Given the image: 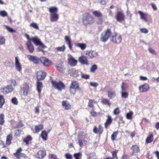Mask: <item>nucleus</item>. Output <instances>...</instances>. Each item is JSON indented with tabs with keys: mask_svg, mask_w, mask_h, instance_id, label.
<instances>
[{
	"mask_svg": "<svg viewBox=\"0 0 159 159\" xmlns=\"http://www.w3.org/2000/svg\"><path fill=\"white\" fill-rule=\"evenodd\" d=\"M48 11L50 13V19L52 22L57 21L59 19V15L57 14L58 9L56 7H52L48 9Z\"/></svg>",
	"mask_w": 159,
	"mask_h": 159,
	"instance_id": "f257e3e1",
	"label": "nucleus"
},
{
	"mask_svg": "<svg viewBox=\"0 0 159 159\" xmlns=\"http://www.w3.org/2000/svg\"><path fill=\"white\" fill-rule=\"evenodd\" d=\"M94 21V19L90 14L88 13H85L83 15L82 22L84 25L91 24Z\"/></svg>",
	"mask_w": 159,
	"mask_h": 159,
	"instance_id": "f03ea898",
	"label": "nucleus"
},
{
	"mask_svg": "<svg viewBox=\"0 0 159 159\" xmlns=\"http://www.w3.org/2000/svg\"><path fill=\"white\" fill-rule=\"evenodd\" d=\"M112 35V32L110 29H107L103 31L101 34L100 40L103 42H106Z\"/></svg>",
	"mask_w": 159,
	"mask_h": 159,
	"instance_id": "7ed1b4c3",
	"label": "nucleus"
},
{
	"mask_svg": "<svg viewBox=\"0 0 159 159\" xmlns=\"http://www.w3.org/2000/svg\"><path fill=\"white\" fill-rule=\"evenodd\" d=\"M111 41L114 43L118 44L122 41V38L121 35L116 33L113 34L111 38Z\"/></svg>",
	"mask_w": 159,
	"mask_h": 159,
	"instance_id": "20e7f679",
	"label": "nucleus"
},
{
	"mask_svg": "<svg viewBox=\"0 0 159 159\" xmlns=\"http://www.w3.org/2000/svg\"><path fill=\"white\" fill-rule=\"evenodd\" d=\"M30 86L29 83L24 82L20 86V91L23 92L24 95H27L30 91Z\"/></svg>",
	"mask_w": 159,
	"mask_h": 159,
	"instance_id": "39448f33",
	"label": "nucleus"
},
{
	"mask_svg": "<svg viewBox=\"0 0 159 159\" xmlns=\"http://www.w3.org/2000/svg\"><path fill=\"white\" fill-rule=\"evenodd\" d=\"M1 91L4 94H7L14 91V88L11 84L7 85L2 88Z\"/></svg>",
	"mask_w": 159,
	"mask_h": 159,
	"instance_id": "423d86ee",
	"label": "nucleus"
},
{
	"mask_svg": "<svg viewBox=\"0 0 159 159\" xmlns=\"http://www.w3.org/2000/svg\"><path fill=\"white\" fill-rule=\"evenodd\" d=\"M27 57L30 62L35 64H38L41 59V57L40 58L36 56L30 55H27Z\"/></svg>",
	"mask_w": 159,
	"mask_h": 159,
	"instance_id": "0eeeda50",
	"label": "nucleus"
},
{
	"mask_svg": "<svg viewBox=\"0 0 159 159\" xmlns=\"http://www.w3.org/2000/svg\"><path fill=\"white\" fill-rule=\"evenodd\" d=\"M47 75V73L43 70H39L36 72V77L37 80H43Z\"/></svg>",
	"mask_w": 159,
	"mask_h": 159,
	"instance_id": "6e6552de",
	"label": "nucleus"
},
{
	"mask_svg": "<svg viewBox=\"0 0 159 159\" xmlns=\"http://www.w3.org/2000/svg\"><path fill=\"white\" fill-rule=\"evenodd\" d=\"M52 83L54 87L60 90H62L65 87L64 84L61 81L57 82L55 81H52Z\"/></svg>",
	"mask_w": 159,
	"mask_h": 159,
	"instance_id": "1a4fd4ad",
	"label": "nucleus"
},
{
	"mask_svg": "<svg viewBox=\"0 0 159 159\" xmlns=\"http://www.w3.org/2000/svg\"><path fill=\"white\" fill-rule=\"evenodd\" d=\"M79 61L82 65L88 66L89 64L88 60L87 57L84 55H81L79 58Z\"/></svg>",
	"mask_w": 159,
	"mask_h": 159,
	"instance_id": "9d476101",
	"label": "nucleus"
},
{
	"mask_svg": "<svg viewBox=\"0 0 159 159\" xmlns=\"http://www.w3.org/2000/svg\"><path fill=\"white\" fill-rule=\"evenodd\" d=\"M150 89L149 85L147 83H145L141 85L139 87V90L140 92L144 93L148 91Z\"/></svg>",
	"mask_w": 159,
	"mask_h": 159,
	"instance_id": "9b49d317",
	"label": "nucleus"
},
{
	"mask_svg": "<svg viewBox=\"0 0 159 159\" xmlns=\"http://www.w3.org/2000/svg\"><path fill=\"white\" fill-rule=\"evenodd\" d=\"M15 65L16 70L19 72H20L22 70V65L20 62L19 58L16 57L15 60Z\"/></svg>",
	"mask_w": 159,
	"mask_h": 159,
	"instance_id": "f8f14e48",
	"label": "nucleus"
},
{
	"mask_svg": "<svg viewBox=\"0 0 159 159\" xmlns=\"http://www.w3.org/2000/svg\"><path fill=\"white\" fill-rule=\"evenodd\" d=\"M78 143L80 147H82L87 145V142L85 140V137L84 136H78Z\"/></svg>",
	"mask_w": 159,
	"mask_h": 159,
	"instance_id": "ddd939ff",
	"label": "nucleus"
},
{
	"mask_svg": "<svg viewBox=\"0 0 159 159\" xmlns=\"http://www.w3.org/2000/svg\"><path fill=\"white\" fill-rule=\"evenodd\" d=\"M85 54L88 56L89 58H93L97 57L98 55V53L94 51L87 50L85 52Z\"/></svg>",
	"mask_w": 159,
	"mask_h": 159,
	"instance_id": "4468645a",
	"label": "nucleus"
},
{
	"mask_svg": "<svg viewBox=\"0 0 159 159\" xmlns=\"http://www.w3.org/2000/svg\"><path fill=\"white\" fill-rule=\"evenodd\" d=\"M31 40L36 45H39L43 48H46V46L41 43L40 39H39L37 37L35 36L34 38H32Z\"/></svg>",
	"mask_w": 159,
	"mask_h": 159,
	"instance_id": "2eb2a0df",
	"label": "nucleus"
},
{
	"mask_svg": "<svg viewBox=\"0 0 159 159\" xmlns=\"http://www.w3.org/2000/svg\"><path fill=\"white\" fill-rule=\"evenodd\" d=\"M46 152L45 150H40L39 151L36 155V157L38 159H43L46 156Z\"/></svg>",
	"mask_w": 159,
	"mask_h": 159,
	"instance_id": "dca6fc26",
	"label": "nucleus"
},
{
	"mask_svg": "<svg viewBox=\"0 0 159 159\" xmlns=\"http://www.w3.org/2000/svg\"><path fill=\"white\" fill-rule=\"evenodd\" d=\"M138 13L139 15L140 19L145 22H147L148 19H147L148 14L146 13H144L141 11H139Z\"/></svg>",
	"mask_w": 159,
	"mask_h": 159,
	"instance_id": "f3484780",
	"label": "nucleus"
},
{
	"mask_svg": "<svg viewBox=\"0 0 159 159\" xmlns=\"http://www.w3.org/2000/svg\"><path fill=\"white\" fill-rule=\"evenodd\" d=\"M68 63L71 66H75L77 63V61L72 56H70L68 58Z\"/></svg>",
	"mask_w": 159,
	"mask_h": 159,
	"instance_id": "a211bd4d",
	"label": "nucleus"
},
{
	"mask_svg": "<svg viewBox=\"0 0 159 159\" xmlns=\"http://www.w3.org/2000/svg\"><path fill=\"white\" fill-rule=\"evenodd\" d=\"M80 72H79L78 70H75L74 69H71L69 70L68 71V73L70 75L73 77H77L80 75L79 73Z\"/></svg>",
	"mask_w": 159,
	"mask_h": 159,
	"instance_id": "6ab92c4d",
	"label": "nucleus"
},
{
	"mask_svg": "<svg viewBox=\"0 0 159 159\" xmlns=\"http://www.w3.org/2000/svg\"><path fill=\"white\" fill-rule=\"evenodd\" d=\"M41 62L45 66H48L51 63V61L48 59L44 57H41Z\"/></svg>",
	"mask_w": 159,
	"mask_h": 159,
	"instance_id": "aec40b11",
	"label": "nucleus"
},
{
	"mask_svg": "<svg viewBox=\"0 0 159 159\" xmlns=\"http://www.w3.org/2000/svg\"><path fill=\"white\" fill-rule=\"evenodd\" d=\"M125 16L123 13L121 12H118L116 16L117 20L119 22H121L124 20Z\"/></svg>",
	"mask_w": 159,
	"mask_h": 159,
	"instance_id": "412c9836",
	"label": "nucleus"
},
{
	"mask_svg": "<svg viewBox=\"0 0 159 159\" xmlns=\"http://www.w3.org/2000/svg\"><path fill=\"white\" fill-rule=\"evenodd\" d=\"M103 131L102 127L100 125H98V128H97L96 126H94L93 129V132L95 133H98L99 134H102Z\"/></svg>",
	"mask_w": 159,
	"mask_h": 159,
	"instance_id": "4be33fe9",
	"label": "nucleus"
},
{
	"mask_svg": "<svg viewBox=\"0 0 159 159\" xmlns=\"http://www.w3.org/2000/svg\"><path fill=\"white\" fill-rule=\"evenodd\" d=\"M70 87V89H80V88H79V83L77 81H72Z\"/></svg>",
	"mask_w": 159,
	"mask_h": 159,
	"instance_id": "5701e85b",
	"label": "nucleus"
},
{
	"mask_svg": "<svg viewBox=\"0 0 159 159\" xmlns=\"http://www.w3.org/2000/svg\"><path fill=\"white\" fill-rule=\"evenodd\" d=\"M62 105L66 110H70L71 108V105L70 103L67 101H63L62 102Z\"/></svg>",
	"mask_w": 159,
	"mask_h": 159,
	"instance_id": "b1692460",
	"label": "nucleus"
},
{
	"mask_svg": "<svg viewBox=\"0 0 159 159\" xmlns=\"http://www.w3.org/2000/svg\"><path fill=\"white\" fill-rule=\"evenodd\" d=\"M107 119L106 122L104 124L105 127L106 129L107 128L108 126L110 125L112 122V119L111 117L109 115L107 116Z\"/></svg>",
	"mask_w": 159,
	"mask_h": 159,
	"instance_id": "393cba45",
	"label": "nucleus"
},
{
	"mask_svg": "<svg viewBox=\"0 0 159 159\" xmlns=\"http://www.w3.org/2000/svg\"><path fill=\"white\" fill-rule=\"evenodd\" d=\"M26 45L30 52V53H32L34 51V48L31 42L27 41L26 43Z\"/></svg>",
	"mask_w": 159,
	"mask_h": 159,
	"instance_id": "a878e982",
	"label": "nucleus"
},
{
	"mask_svg": "<svg viewBox=\"0 0 159 159\" xmlns=\"http://www.w3.org/2000/svg\"><path fill=\"white\" fill-rule=\"evenodd\" d=\"M43 87L42 83L39 82V81L37 80L36 89L39 93V96L40 95V93L41 92Z\"/></svg>",
	"mask_w": 159,
	"mask_h": 159,
	"instance_id": "bb28decb",
	"label": "nucleus"
},
{
	"mask_svg": "<svg viewBox=\"0 0 159 159\" xmlns=\"http://www.w3.org/2000/svg\"><path fill=\"white\" fill-rule=\"evenodd\" d=\"M108 97L110 99H112L116 96V93L115 91L110 90L107 92Z\"/></svg>",
	"mask_w": 159,
	"mask_h": 159,
	"instance_id": "cd10ccee",
	"label": "nucleus"
},
{
	"mask_svg": "<svg viewBox=\"0 0 159 159\" xmlns=\"http://www.w3.org/2000/svg\"><path fill=\"white\" fill-rule=\"evenodd\" d=\"M65 40L66 43L68 45L69 48L70 49H71L72 48V45H71L70 38L68 36H65Z\"/></svg>",
	"mask_w": 159,
	"mask_h": 159,
	"instance_id": "c85d7f7f",
	"label": "nucleus"
},
{
	"mask_svg": "<svg viewBox=\"0 0 159 159\" xmlns=\"http://www.w3.org/2000/svg\"><path fill=\"white\" fill-rule=\"evenodd\" d=\"M131 149L133 151L132 155H133L135 153H138L139 152V146L137 145H132Z\"/></svg>",
	"mask_w": 159,
	"mask_h": 159,
	"instance_id": "c756f323",
	"label": "nucleus"
},
{
	"mask_svg": "<svg viewBox=\"0 0 159 159\" xmlns=\"http://www.w3.org/2000/svg\"><path fill=\"white\" fill-rule=\"evenodd\" d=\"M76 47L80 48L82 50L85 49L87 47L86 45L84 43H77L75 44Z\"/></svg>",
	"mask_w": 159,
	"mask_h": 159,
	"instance_id": "7c9ffc66",
	"label": "nucleus"
},
{
	"mask_svg": "<svg viewBox=\"0 0 159 159\" xmlns=\"http://www.w3.org/2000/svg\"><path fill=\"white\" fill-rule=\"evenodd\" d=\"M153 140V135L152 133H151L149 135L146 139V143H151L152 141Z\"/></svg>",
	"mask_w": 159,
	"mask_h": 159,
	"instance_id": "2f4dec72",
	"label": "nucleus"
},
{
	"mask_svg": "<svg viewBox=\"0 0 159 159\" xmlns=\"http://www.w3.org/2000/svg\"><path fill=\"white\" fill-rule=\"evenodd\" d=\"M22 151V149L21 148H19L18 149L16 152L14 153L13 155L17 159H19L20 157V152Z\"/></svg>",
	"mask_w": 159,
	"mask_h": 159,
	"instance_id": "473e14b6",
	"label": "nucleus"
},
{
	"mask_svg": "<svg viewBox=\"0 0 159 159\" xmlns=\"http://www.w3.org/2000/svg\"><path fill=\"white\" fill-rule=\"evenodd\" d=\"M12 139V134H10L7 137L6 144L9 145L11 144V141Z\"/></svg>",
	"mask_w": 159,
	"mask_h": 159,
	"instance_id": "72a5a7b5",
	"label": "nucleus"
},
{
	"mask_svg": "<svg viewBox=\"0 0 159 159\" xmlns=\"http://www.w3.org/2000/svg\"><path fill=\"white\" fill-rule=\"evenodd\" d=\"M48 134L47 133V131L45 130L42 131L41 134V137L43 140L46 141L47 139Z\"/></svg>",
	"mask_w": 159,
	"mask_h": 159,
	"instance_id": "f704fd0d",
	"label": "nucleus"
},
{
	"mask_svg": "<svg viewBox=\"0 0 159 159\" xmlns=\"http://www.w3.org/2000/svg\"><path fill=\"white\" fill-rule=\"evenodd\" d=\"M43 128V125L42 124H40L36 125L35 126V133H38Z\"/></svg>",
	"mask_w": 159,
	"mask_h": 159,
	"instance_id": "c9c22d12",
	"label": "nucleus"
},
{
	"mask_svg": "<svg viewBox=\"0 0 159 159\" xmlns=\"http://www.w3.org/2000/svg\"><path fill=\"white\" fill-rule=\"evenodd\" d=\"M96 102V101L94 99H89L88 102V106L93 109L94 108V104Z\"/></svg>",
	"mask_w": 159,
	"mask_h": 159,
	"instance_id": "e433bc0d",
	"label": "nucleus"
},
{
	"mask_svg": "<svg viewBox=\"0 0 159 159\" xmlns=\"http://www.w3.org/2000/svg\"><path fill=\"white\" fill-rule=\"evenodd\" d=\"M5 102L4 96L2 95H0V108H2Z\"/></svg>",
	"mask_w": 159,
	"mask_h": 159,
	"instance_id": "4c0bfd02",
	"label": "nucleus"
},
{
	"mask_svg": "<svg viewBox=\"0 0 159 159\" xmlns=\"http://www.w3.org/2000/svg\"><path fill=\"white\" fill-rule=\"evenodd\" d=\"M128 87L127 84L124 82H123L121 85V91H126Z\"/></svg>",
	"mask_w": 159,
	"mask_h": 159,
	"instance_id": "58836bf2",
	"label": "nucleus"
},
{
	"mask_svg": "<svg viewBox=\"0 0 159 159\" xmlns=\"http://www.w3.org/2000/svg\"><path fill=\"white\" fill-rule=\"evenodd\" d=\"M101 102L102 104L106 105H107L109 107H110L111 106L110 101L108 99L104 98L102 100Z\"/></svg>",
	"mask_w": 159,
	"mask_h": 159,
	"instance_id": "ea45409f",
	"label": "nucleus"
},
{
	"mask_svg": "<svg viewBox=\"0 0 159 159\" xmlns=\"http://www.w3.org/2000/svg\"><path fill=\"white\" fill-rule=\"evenodd\" d=\"M93 14L95 16L98 17H101L102 16L101 13L98 11H94L93 12Z\"/></svg>",
	"mask_w": 159,
	"mask_h": 159,
	"instance_id": "a19ab883",
	"label": "nucleus"
},
{
	"mask_svg": "<svg viewBox=\"0 0 159 159\" xmlns=\"http://www.w3.org/2000/svg\"><path fill=\"white\" fill-rule=\"evenodd\" d=\"M6 40L4 36L2 35L0 36V45H4L6 43Z\"/></svg>",
	"mask_w": 159,
	"mask_h": 159,
	"instance_id": "79ce46f5",
	"label": "nucleus"
},
{
	"mask_svg": "<svg viewBox=\"0 0 159 159\" xmlns=\"http://www.w3.org/2000/svg\"><path fill=\"white\" fill-rule=\"evenodd\" d=\"M121 97L122 98H128L129 94L125 91H121Z\"/></svg>",
	"mask_w": 159,
	"mask_h": 159,
	"instance_id": "37998d69",
	"label": "nucleus"
},
{
	"mask_svg": "<svg viewBox=\"0 0 159 159\" xmlns=\"http://www.w3.org/2000/svg\"><path fill=\"white\" fill-rule=\"evenodd\" d=\"M11 103L15 105H17L18 103V102L17 99L15 97L13 98L11 100Z\"/></svg>",
	"mask_w": 159,
	"mask_h": 159,
	"instance_id": "c03bdc74",
	"label": "nucleus"
},
{
	"mask_svg": "<svg viewBox=\"0 0 159 159\" xmlns=\"http://www.w3.org/2000/svg\"><path fill=\"white\" fill-rule=\"evenodd\" d=\"M133 113L132 111H130L129 112L127 113L126 115V119L128 120H131Z\"/></svg>",
	"mask_w": 159,
	"mask_h": 159,
	"instance_id": "a18cd8bd",
	"label": "nucleus"
},
{
	"mask_svg": "<svg viewBox=\"0 0 159 159\" xmlns=\"http://www.w3.org/2000/svg\"><path fill=\"white\" fill-rule=\"evenodd\" d=\"M31 140L32 138L31 136H28L27 137L24 139L23 141L26 143V144H28L29 143V141H31Z\"/></svg>",
	"mask_w": 159,
	"mask_h": 159,
	"instance_id": "49530a36",
	"label": "nucleus"
},
{
	"mask_svg": "<svg viewBox=\"0 0 159 159\" xmlns=\"http://www.w3.org/2000/svg\"><path fill=\"white\" fill-rule=\"evenodd\" d=\"M0 16L3 17L7 16L8 14L5 10L0 11Z\"/></svg>",
	"mask_w": 159,
	"mask_h": 159,
	"instance_id": "de8ad7c7",
	"label": "nucleus"
},
{
	"mask_svg": "<svg viewBox=\"0 0 159 159\" xmlns=\"http://www.w3.org/2000/svg\"><path fill=\"white\" fill-rule=\"evenodd\" d=\"M4 115L3 114H0V125H2L4 123Z\"/></svg>",
	"mask_w": 159,
	"mask_h": 159,
	"instance_id": "09e8293b",
	"label": "nucleus"
},
{
	"mask_svg": "<svg viewBox=\"0 0 159 159\" xmlns=\"http://www.w3.org/2000/svg\"><path fill=\"white\" fill-rule=\"evenodd\" d=\"M98 69V67L96 65L94 64L93 65L90 67V71L91 72H94Z\"/></svg>",
	"mask_w": 159,
	"mask_h": 159,
	"instance_id": "8fccbe9b",
	"label": "nucleus"
},
{
	"mask_svg": "<svg viewBox=\"0 0 159 159\" xmlns=\"http://www.w3.org/2000/svg\"><path fill=\"white\" fill-rule=\"evenodd\" d=\"M82 156L81 153L80 152L74 153L73 155V157L75 159H79L80 157Z\"/></svg>",
	"mask_w": 159,
	"mask_h": 159,
	"instance_id": "3c124183",
	"label": "nucleus"
},
{
	"mask_svg": "<svg viewBox=\"0 0 159 159\" xmlns=\"http://www.w3.org/2000/svg\"><path fill=\"white\" fill-rule=\"evenodd\" d=\"M4 26L6 27V28L8 30V31L9 32H10V33H13L15 32H16L15 30H13V29L9 27L8 26L6 25H5Z\"/></svg>",
	"mask_w": 159,
	"mask_h": 159,
	"instance_id": "603ef678",
	"label": "nucleus"
},
{
	"mask_svg": "<svg viewBox=\"0 0 159 159\" xmlns=\"http://www.w3.org/2000/svg\"><path fill=\"white\" fill-rule=\"evenodd\" d=\"M118 134V132L115 131L112 134L111 137V139L112 141H114L116 139Z\"/></svg>",
	"mask_w": 159,
	"mask_h": 159,
	"instance_id": "864d4df0",
	"label": "nucleus"
},
{
	"mask_svg": "<svg viewBox=\"0 0 159 159\" xmlns=\"http://www.w3.org/2000/svg\"><path fill=\"white\" fill-rule=\"evenodd\" d=\"M80 73L81 74V77L82 78L85 79H88L90 77V76L89 75L85 74L81 72H80Z\"/></svg>",
	"mask_w": 159,
	"mask_h": 159,
	"instance_id": "5fc2aeb1",
	"label": "nucleus"
},
{
	"mask_svg": "<svg viewBox=\"0 0 159 159\" xmlns=\"http://www.w3.org/2000/svg\"><path fill=\"white\" fill-rule=\"evenodd\" d=\"M65 49V47L63 45L61 47H57L56 49L58 51H62L63 52L64 51Z\"/></svg>",
	"mask_w": 159,
	"mask_h": 159,
	"instance_id": "6e6d98bb",
	"label": "nucleus"
},
{
	"mask_svg": "<svg viewBox=\"0 0 159 159\" xmlns=\"http://www.w3.org/2000/svg\"><path fill=\"white\" fill-rule=\"evenodd\" d=\"M64 157L66 159H73L72 155L69 153H65Z\"/></svg>",
	"mask_w": 159,
	"mask_h": 159,
	"instance_id": "4d7b16f0",
	"label": "nucleus"
},
{
	"mask_svg": "<svg viewBox=\"0 0 159 159\" xmlns=\"http://www.w3.org/2000/svg\"><path fill=\"white\" fill-rule=\"evenodd\" d=\"M30 26L36 30H39V27L38 25L36 23H33L30 24Z\"/></svg>",
	"mask_w": 159,
	"mask_h": 159,
	"instance_id": "13d9d810",
	"label": "nucleus"
},
{
	"mask_svg": "<svg viewBox=\"0 0 159 159\" xmlns=\"http://www.w3.org/2000/svg\"><path fill=\"white\" fill-rule=\"evenodd\" d=\"M12 86H16L17 85V82L16 80L14 79H11L10 80Z\"/></svg>",
	"mask_w": 159,
	"mask_h": 159,
	"instance_id": "bf43d9fd",
	"label": "nucleus"
},
{
	"mask_svg": "<svg viewBox=\"0 0 159 159\" xmlns=\"http://www.w3.org/2000/svg\"><path fill=\"white\" fill-rule=\"evenodd\" d=\"M120 110L118 108H116L113 111V113L115 115H117L120 114Z\"/></svg>",
	"mask_w": 159,
	"mask_h": 159,
	"instance_id": "052dcab7",
	"label": "nucleus"
},
{
	"mask_svg": "<svg viewBox=\"0 0 159 159\" xmlns=\"http://www.w3.org/2000/svg\"><path fill=\"white\" fill-rule=\"evenodd\" d=\"M117 152H116V151H113L112 152V157L114 159L116 158L117 159L118 158L117 156Z\"/></svg>",
	"mask_w": 159,
	"mask_h": 159,
	"instance_id": "680f3d73",
	"label": "nucleus"
},
{
	"mask_svg": "<svg viewBox=\"0 0 159 159\" xmlns=\"http://www.w3.org/2000/svg\"><path fill=\"white\" fill-rule=\"evenodd\" d=\"M140 31L141 33L145 34H146L148 32V30L147 29L145 28L140 29Z\"/></svg>",
	"mask_w": 159,
	"mask_h": 159,
	"instance_id": "e2e57ef3",
	"label": "nucleus"
},
{
	"mask_svg": "<svg viewBox=\"0 0 159 159\" xmlns=\"http://www.w3.org/2000/svg\"><path fill=\"white\" fill-rule=\"evenodd\" d=\"M39 107V106L36 107L34 109V112L36 114H39L40 112Z\"/></svg>",
	"mask_w": 159,
	"mask_h": 159,
	"instance_id": "0e129e2a",
	"label": "nucleus"
},
{
	"mask_svg": "<svg viewBox=\"0 0 159 159\" xmlns=\"http://www.w3.org/2000/svg\"><path fill=\"white\" fill-rule=\"evenodd\" d=\"M11 63L9 61H6L5 62V66L8 67H10L11 66Z\"/></svg>",
	"mask_w": 159,
	"mask_h": 159,
	"instance_id": "69168bd1",
	"label": "nucleus"
},
{
	"mask_svg": "<svg viewBox=\"0 0 159 159\" xmlns=\"http://www.w3.org/2000/svg\"><path fill=\"white\" fill-rule=\"evenodd\" d=\"M49 156V157L51 158V159H58L56 155L50 154Z\"/></svg>",
	"mask_w": 159,
	"mask_h": 159,
	"instance_id": "338daca9",
	"label": "nucleus"
},
{
	"mask_svg": "<svg viewBox=\"0 0 159 159\" xmlns=\"http://www.w3.org/2000/svg\"><path fill=\"white\" fill-rule=\"evenodd\" d=\"M56 68L59 71L62 72L63 70V67L61 66L58 65L57 66Z\"/></svg>",
	"mask_w": 159,
	"mask_h": 159,
	"instance_id": "774afa93",
	"label": "nucleus"
}]
</instances>
